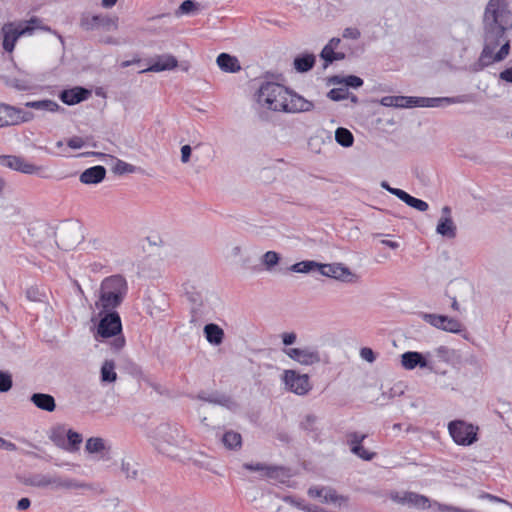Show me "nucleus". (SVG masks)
I'll list each match as a JSON object with an SVG mask.
<instances>
[{"label": "nucleus", "mask_w": 512, "mask_h": 512, "mask_svg": "<svg viewBox=\"0 0 512 512\" xmlns=\"http://www.w3.org/2000/svg\"><path fill=\"white\" fill-rule=\"evenodd\" d=\"M105 449V441L101 437H90L86 441L85 450L90 454L101 453Z\"/></svg>", "instance_id": "obj_40"}, {"label": "nucleus", "mask_w": 512, "mask_h": 512, "mask_svg": "<svg viewBox=\"0 0 512 512\" xmlns=\"http://www.w3.org/2000/svg\"><path fill=\"white\" fill-rule=\"evenodd\" d=\"M390 499L398 504L417 509L431 507L430 500L426 496L410 491L392 492Z\"/></svg>", "instance_id": "obj_12"}, {"label": "nucleus", "mask_w": 512, "mask_h": 512, "mask_svg": "<svg viewBox=\"0 0 512 512\" xmlns=\"http://www.w3.org/2000/svg\"><path fill=\"white\" fill-rule=\"evenodd\" d=\"M80 27L85 31L104 29L109 31L117 28V19L102 14L92 15L89 12L82 13L79 22Z\"/></svg>", "instance_id": "obj_10"}, {"label": "nucleus", "mask_w": 512, "mask_h": 512, "mask_svg": "<svg viewBox=\"0 0 512 512\" xmlns=\"http://www.w3.org/2000/svg\"><path fill=\"white\" fill-rule=\"evenodd\" d=\"M288 97V88L279 83L269 81L262 83L257 93L258 103L272 111L282 112Z\"/></svg>", "instance_id": "obj_5"}, {"label": "nucleus", "mask_w": 512, "mask_h": 512, "mask_svg": "<svg viewBox=\"0 0 512 512\" xmlns=\"http://www.w3.org/2000/svg\"><path fill=\"white\" fill-rule=\"evenodd\" d=\"M282 343L284 348H290L297 340V334L295 332H284L281 334Z\"/></svg>", "instance_id": "obj_57"}, {"label": "nucleus", "mask_w": 512, "mask_h": 512, "mask_svg": "<svg viewBox=\"0 0 512 512\" xmlns=\"http://www.w3.org/2000/svg\"><path fill=\"white\" fill-rule=\"evenodd\" d=\"M477 497L479 499H485V500H489L491 502H495V503H505V504H509L508 501L498 497V496H495L493 494H490V493H487V492H480Z\"/></svg>", "instance_id": "obj_59"}, {"label": "nucleus", "mask_w": 512, "mask_h": 512, "mask_svg": "<svg viewBox=\"0 0 512 512\" xmlns=\"http://www.w3.org/2000/svg\"><path fill=\"white\" fill-rule=\"evenodd\" d=\"M401 364L407 370H413L416 367L432 369L423 354L416 351L403 353L401 355Z\"/></svg>", "instance_id": "obj_20"}, {"label": "nucleus", "mask_w": 512, "mask_h": 512, "mask_svg": "<svg viewBox=\"0 0 512 512\" xmlns=\"http://www.w3.org/2000/svg\"><path fill=\"white\" fill-rule=\"evenodd\" d=\"M335 49H332L328 46H324L320 53V57L324 60V68H327L330 64L333 63V57H334Z\"/></svg>", "instance_id": "obj_54"}, {"label": "nucleus", "mask_w": 512, "mask_h": 512, "mask_svg": "<svg viewBox=\"0 0 512 512\" xmlns=\"http://www.w3.org/2000/svg\"><path fill=\"white\" fill-rule=\"evenodd\" d=\"M330 82H332L333 84L344 83L346 86L345 88H347V87L359 88L363 85V80L360 77L355 76V75H349L346 77H341V76L336 75L330 79Z\"/></svg>", "instance_id": "obj_37"}, {"label": "nucleus", "mask_w": 512, "mask_h": 512, "mask_svg": "<svg viewBox=\"0 0 512 512\" xmlns=\"http://www.w3.org/2000/svg\"><path fill=\"white\" fill-rule=\"evenodd\" d=\"M282 112L286 113H299L311 111L314 104L303 98L302 96L293 93L289 90V97L286 99Z\"/></svg>", "instance_id": "obj_16"}, {"label": "nucleus", "mask_w": 512, "mask_h": 512, "mask_svg": "<svg viewBox=\"0 0 512 512\" xmlns=\"http://www.w3.org/2000/svg\"><path fill=\"white\" fill-rule=\"evenodd\" d=\"M198 3L193 0H185L179 6V11L182 14H189L197 9Z\"/></svg>", "instance_id": "obj_56"}, {"label": "nucleus", "mask_w": 512, "mask_h": 512, "mask_svg": "<svg viewBox=\"0 0 512 512\" xmlns=\"http://www.w3.org/2000/svg\"><path fill=\"white\" fill-rule=\"evenodd\" d=\"M177 65L178 61L173 55L163 54L155 57L152 60L151 65L148 68L142 70L141 73L171 70L174 69Z\"/></svg>", "instance_id": "obj_19"}, {"label": "nucleus", "mask_w": 512, "mask_h": 512, "mask_svg": "<svg viewBox=\"0 0 512 512\" xmlns=\"http://www.w3.org/2000/svg\"><path fill=\"white\" fill-rule=\"evenodd\" d=\"M244 468L250 471H263L268 478H278L284 475V468L277 466H268L262 463H246Z\"/></svg>", "instance_id": "obj_26"}, {"label": "nucleus", "mask_w": 512, "mask_h": 512, "mask_svg": "<svg viewBox=\"0 0 512 512\" xmlns=\"http://www.w3.org/2000/svg\"><path fill=\"white\" fill-rule=\"evenodd\" d=\"M121 471L124 473V475H125V477L127 479H133L134 480L138 476L137 469L130 462L122 461Z\"/></svg>", "instance_id": "obj_53"}, {"label": "nucleus", "mask_w": 512, "mask_h": 512, "mask_svg": "<svg viewBox=\"0 0 512 512\" xmlns=\"http://www.w3.org/2000/svg\"><path fill=\"white\" fill-rule=\"evenodd\" d=\"M30 485L37 488L51 487L54 490H77L88 487L86 483L57 474H36L31 477Z\"/></svg>", "instance_id": "obj_6"}, {"label": "nucleus", "mask_w": 512, "mask_h": 512, "mask_svg": "<svg viewBox=\"0 0 512 512\" xmlns=\"http://www.w3.org/2000/svg\"><path fill=\"white\" fill-rule=\"evenodd\" d=\"M99 322L95 334V339H114L111 342V348L118 352L125 345V338L122 335V322L119 313L116 310L104 311L99 309Z\"/></svg>", "instance_id": "obj_4"}, {"label": "nucleus", "mask_w": 512, "mask_h": 512, "mask_svg": "<svg viewBox=\"0 0 512 512\" xmlns=\"http://www.w3.org/2000/svg\"><path fill=\"white\" fill-rule=\"evenodd\" d=\"M66 432L64 428L58 427L54 429L50 435V440L59 448L65 449L66 447Z\"/></svg>", "instance_id": "obj_42"}, {"label": "nucleus", "mask_w": 512, "mask_h": 512, "mask_svg": "<svg viewBox=\"0 0 512 512\" xmlns=\"http://www.w3.org/2000/svg\"><path fill=\"white\" fill-rule=\"evenodd\" d=\"M288 269L295 273L306 274V273H310L312 271H317L318 262L313 261V260L300 261V262H297V263L291 265Z\"/></svg>", "instance_id": "obj_38"}, {"label": "nucleus", "mask_w": 512, "mask_h": 512, "mask_svg": "<svg viewBox=\"0 0 512 512\" xmlns=\"http://www.w3.org/2000/svg\"><path fill=\"white\" fill-rule=\"evenodd\" d=\"M423 319L432 326L451 333H460L462 324L457 319L445 315L423 314Z\"/></svg>", "instance_id": "obj_13"}, {"label": "nucleus", "mask_w": 512, "mask_h": 512, "mask_svg": "<svg viewBox=\"0 0 512 512\" xmlns=\"http://www.w3.org/2000/svg\"><path fill=\"white\" fill-rule=\"evenodd\" d=\"M428 97L406 96L405 108L428 107Z\"/></svg>", "instance_id": "obj_47"}, {"label": "nucleus", "mask_w": 512, "mask_h": 512, "mask_svg": "<svg viewBox=\"0 0 512 512\" xmlns=\"http://www.w3.org/2000/svg\"><path fill=\"white\" fill-rule=\"evenodd\" d=\"M26 297L28 300L33 302H43L45 299V294L39 290L38 287H29L26 290Z\"/></svg>", "instance_id": "obj_50"}, {"label": "nucleus", "mask_w": 512, "mask_h": 512, "mask_svg": "<svg viewBox=\"0 0 512 512\" xmlns=\"http://www.w3.org/2000/svg\"><path fill=\"white\" fill-rule=\"evenodd\" d=\"M308 495L313 498H321L325 503H336L338 501H347V497L338 495L332 488L327 487H311L308 490Z\"/></svg>", "instance_id": "obj_21"}, {"label": "nucleus", "mask_w": 512, "mask_h": 512, "mask_svg": "<svg viewBox=\"0 0 512 512\" xmlns=\"http://www.w3.org/2000/svg\"><path fill=\"white\" fill-rule=\"evenodd\" d=\"M482 24L484 47L477 63L479 69L504 60L510 53L512 12L507 0H489Z\"/></svg>", "instance_id": "obj_1"}, {"label": "nucleus", "mask_w": 512, "mask_h": 512, "mask_svg": "<svg viewBox=\"0 0 512 512\" xmlns=\"http://www.w3.org/2000/svg\"><path fill=\"white\" fill-rule=\"evenodd\" d=\"M282 380L290 392L300 396L308 394L312 389L308 374H300L296 370H285Z\"/></svg>", "instance_id": "obj_9"}, {"label": "nucleus", "mask_w": 512, "mask_h": 512, "mask_svg": "<svg viewBox=\"0 0 512 512\" xmlns=\"http://www.w3.org/2000/svg\"><path fill=\"white\" fill-rule=\"evenodd\" d=\"M30 401L43 411L53 412L56 408L54 397L47 393H33L30 396Z\"/></svg>", "instance_id": "obj_23"}, {"label": "nucleus", "mask_w": 512, "mask_h": 512, "mask_svg": "<svg viewBox=\"0 0 512 512\" xmlns=\"http://www.w3.org/2000/svg\"><path fill=\"white\" fill-rule=\"evenodd\" d=\"M106 169L104 166L96 165L84 170L80 174V181L83 184H98L105 179Z\"/></svg>", "instance_id": "obj_22"}, {"label": "nucleus", "mask_w": 512, "mask_h": 512, "mask_svg": "<svg viewBox=\"0 0 512 512\" xmlns=\"http://www.w3.org/2000/svg\"><path fill=\"white\" fill-rule=\"evenodd\" d=\"M315 64V56L311 53L298 55L294 59V68L297 72L305 73L310 71Z\"/></svg>", "instance_id": "obj_30"}, {"label": "nucleus", "mask_w": 512, "mask_h": 512, "mask_svg": "<svg viewBox=\"0 0 512 512\" xmlns=\"http://www.w3.org/2000/svg\"><path fill=\"white\" fill-rule=\"evenodd\" d=\"M128 292L126 279L122 275L106 277L100 285L99 299L95 306L104 311L119 307Z\"/></svg>", "instance_id": "obj_3"}, {"label": "nucleus", "mask_w": 512, "mask_h": 512, "mask_svg": "<svg viewBox=\"0 0 512 512\" xmlns=\"http://www.w3.org/2000/svg\"><path fill=\"white\" fill-rule=\"evenodd\" d=\"M456 230V225L451 217V208L444 206L442 208V217L439 219L436 227V232L443 237L453 239L456 237Z\"/></svg>", "instance_id": "obj_18"}, {"label": "nucleus", "mask_w": 512, "mask_h": 512, "mask_svg": "<svg viewBox=\"0 0 512 512\" xmlns=\"http://www.w3.org/2000/svg\"><path fill=\"white\" fill-rule=\"evenodd\" d=\"M342 36L345 39L356 40V39L360 38L361 33H360L359 29H357V28L348 27V28L344 29Z\"/></svg>", "instance_id": "obj_58"}, {"label": "nucleus", "mask_w": 512, "mask_h": 512, "mask_svg": "<svg viewBox=\"0 0 512 512\" xmlns=\"http://www.w3.org/2000/svg\"><path fill=\"white\" fill-rule=\"evenodd\" d=\"M317 421V417L315 415L309 414L305 417V419L301 422L300 426L304 431L312 432L315 430V423Z\"/></svg>", "instance_id": "obj_55"}, {"label": "nucleus", "mask_w": 512, "mask_h": 512, "mask_svg": "<svg viewBox=\"0 0 512 512\" xmlns=\"http://www.w3.org/2000/svg\"><path fill=\"white\" fill-rule=\"evenodd\" d=\"M160 304H161L160 306H156L152 302V304L148 305V313L153 318H158L160 316V314L162 312L166 311V308L168 307V304H167L166 300L163 297H162V301L160 302Z\"/></svg>", "instance_id": "obj_52"}, {"label": "nucleus", "mask_w": 512, "mask_h": 512, "mask_svg": "<svg viewBox=\"0 0 512 512\" xmlns=\"http://www.w3.org/2000/svg\"><path fill=\"white\" fill-rule=\"evenodd\" d=\"M317 271L323 276L330 277L343 282H350L353 277V274L350 271V269L341 263H318Z\"/></svg>", "instance_id": "obj_15"}, {"label": "nucleus", "mask_w": 512, "mask_h": 512, "mask_svg": "<svg viewBox=\"0 0 512 512\" xmlns=\"http://www.w3.org/2000/svg\"><path fill=\"white\" fill-rule=\"evenodd\" d=\"M406 96H384L380 104L385 107L405 108Z\"/></svg>", "instance_id": "obj_41"}, {"label": "nucleus", "mask_w": 512, "mask_h": 512, "mask_svg": "<svg viewBox=\"0 0 512 512\" xmlns=\"http://www.w3.org/2000/svg\"><path fill=\"white\" fill-rule=\"evenodd\" d=\"M13 118L16 119V121H13V125H16L31 121L34 118V114L30 111L15 107V115H13Z\"/></svg>", "instance_id": "obj_46"}, {"label": "nucleus", "mask_w": 512, "mask_h": 512, "mask_svg": "<svg viewBox=\"0 0 512 512\" xmlns=\"http://www.w3.org/2000/svg\"><path fill=\"white\" fill-rule=\"evenodd\" d=\"M448 432L459 446H471L478 441L479 427L464 420H453L448 423Z\"/></svg>", "instance_id": "obj_7"}, {"label": "nucleus", "mask_w": 512, "mask_h": 512, "mask_svg": "<svg viewBox=\"0 0 512 512\" xmlns=\"http://www.w3.org/2000/svg\"><path fill=\"white\" fill-rule=\"evenodd\" d=\"M351 452L365 461H371L376 456L375 452L366 450L362 444L353 446Z\"/></svg>", "instance_id": "obj_45"}, {"label": "nucleus", "mask_w": 512, "mask_h": 512, "mask_svg": "<svg viewBox=\"0 0 512 512\" xmlns=\"http://www.w3.org/2000/svg\"><path fill=\"white\" fill-rule=\"evenodd\" d=\"M15 107L0 103V128L13 125Z\"/></svg>", "instance_id": "obj_35"}, {"label": "nucleus", "mask_w": 512, "mask_h": 512, "mask_svg": "<svg viewBox=\"0 0 512 512\" xmlns=\"http://www.w3.org/2000/svg\"><path fill=\"white\" fill-rule=\"evenodd\" d=\"M206 340L212 345H220L224 340L223 329L214 323H209L203 329Z\"/></svg>", "instance_id": "obj_25"}, {"label": "nucleus", "mask_w": 512, "mask_h": 512, "mask_svg": "<svg viewBox=\"0 0 512 512\" xmlns=\"http://www.w3.org/2000/svg\"><path fill=\"white\" fill-rule=\"evenodd\" d=\"M191 147L190 145H184L181 147V161L183 163H187L191 156Z\"/></svg>", "instance_id": "obj_63"}, {"label": "nucleus", "mask_w": 512, "mask_h": 512, "mask_svg": "<svg viewBox=\"0 0 512 512\" xmlns=\"http://www.w3.org/2000/svg\"><path fill=\"white\" fill-rule=\"evenodd\" d=\"M366 434H361L358 432H350L347 434V444L350 446V450L355 445H361L362 442L366 439Z\"/></svg>", "instance_id": "obj_51"}, {"label": "nucleus", "mask_w": 512, "mask_h": 512, "mask_svg": "<svg viewBox=\"0 0 512 512\" xmlns=\"http://www.w3.org/2000/svg\"><path fill=\"white\" fill-rule=\"evenodd\" d=\"M222 442L228 449H237L241 447L242 437L237 432L228 431L223 435Z\"/></svg>", "instance_id": "obj_39"}, {"label": "nucleus", "mask_w": 512, "mask_h": 512, "mask_svg": "<svg viewBox=\"0 0 512 512\" xmlns=\"http://www.w3.org/2000/svg\"><path fill=\"white\" fill-rule=\"evenodd\" d=\"M397 194H399V199L401 201H403L405 204H407L408 206H410L418 211L424 212L429 207L427 202H425L421 199L415 198L405 191L397 192Z\"/></svg>", "instance_id": "obj_33"}, {"label": "nucleus", "mask_w": 512, "mask_h": 512, "mask_svg": "<svg viewBox=\"0 0 512 512\" xmlns=\"http://www.w3.org/2000/svg\"><path fill=\"white\" fill-rule=\"evenodd\" d=\"M327 96L332 101H341L348 99L349 91L348 88H333L328 92Z\"/></svg>", "instance_id": "obj_48"}, {"label": "nucleus", "mask_w": 512, "mask_h": 512, "mask_svg": "<svg viewBox=\"0 0 512 512\" xmlns=\"http://www.w3.org/2000/svg\"><path fill=\"white\" fill-rule=\"evenodd\" d=\"M9 85L19 91H26L29 89V85L27 84V82L20 79L10 80Z\"/></svg>", "instance_id": "obj_62"}, {"label": "nucleus", "mask_w": 512, "mask_h": 512, "mask_svg": "<svg viewBox=\"0 0 512 512\" xmlns=\"http://www.w3.org/2000/svg\"><path fill=\"white\" fill-rule=\"evenodd\" d=\"M197 398L208 403L217 404L225 407H230L232 404H234L231 397L217 392L207 394L202 391L197 395Z\"/></svg>", "instance_id": "obj_28"}, {"label": "nucleus", "mask_w": 512, "mask_h": 512, "mask_svg": "<svg viewBox=\"0 0 512 512\" xmlns=\"http://www.w3.org/2000/svg\"><path fill=\"white\" fill-rule=\"evenodd\" d=\"M0 164L12 170L30 175L40 170V167L28 162L25 158L15 155L0 156Z\"/></svg>", "instance_id": "obj_14"}, {"label": "nucleus", "mask_w": 512, "mask_h": 512, "mask_svg": "<svg viewBox=\"0 0 512 512\" xmlns=\"http://www.w3.org/2000/svg\"><path fill=\"white\" fill-rule=\"evenodd\" d=\"M67 145L72 149H80L85 145V142L81 137L73 136L67 140Z\"/></svg>", "instance_id": "obj_61"}, {"label": "nucleus", "mask_w": 512, "mask_h": 512, "mask_svg": "<svg viewBox=\"0 0 512 512\" xmlns=\"http://www.w3.org/2000/svg\"><path fill=\"white\" fill-rule=\"evenodd\" d=\"M216 62L219 68L224 72L235 73L241 69L238 59L227 53L219 54Z\"/></svg>", "instance_id": "obj_24"}, {"label": "nucleus", "mask_w": 512, "mask_h": 512, "mask_svg": "<svg viewBox=\"0 0 512 512\" xmlns=\"http://www.w3.org/2000/svg\"><path fill=\"white\" fill-rule=\"evenodd\" d=\"M499 78L508 83H512V67L504 69L500 72Z\"/></svg>", "instance_id": "obj_64"}, {"label": "nucleus", "mask_w": 512, "mask_h": 512, "mask_svg": "<svg viewBox=\"0 0 512 512\" xmlns=\"http://www.w3.org/2000/svg\"><path fill=\"white\" fill-rule=\"evenodd\" d=\"M280 255L275 251H267L262 256V263L265 265L268 271L272 270L274 266L279 263Z\"/></svg>", "instance_id": "obj_43"}, {"label": "nucleus", "mask_w": 512, "mask_h": 512, "mask_svg": "<svg viewBox=\"0 0 512 512\" xmlns=\"http://www.w3.org/2000/svg\"><path fill=\"white\" fill-rule=\"evenodd\" d=\"M360 356L362 359L366 360L369 363H372L376 359V355L371 348L364 347L360 350Z\"/></svg>", "instance_id": "obj_60"}, {"label": "nucleus", "mask_w": 512, "mask_h": 512, "mask_svg": "<svg viewBox=\"0 0 512 512\" xmlns=\"http://www.w3.org/2000/svg\"><path fill=\"white\" fill-rule=\"evenodd\" d=\"M335 140L342 147H351L354 143V136L350 130L344 127H339L335 131Z\"/></svg>", "instance_id": "obj_34"}, {"label": "nucleus", "mask_w": 512, "mask_h": 512, "mask_svg": "<svg viewBox=\"0 0 512 512\" xmlns=\"http://www.w3.org/2000/svg\"><path fill=\"white\" fill-rule=\"evenodd\" d=\"M1 34L3 37V49L6 52L11 53L15 48L16 42L21 36L31 35V29L21 28L18 22H8L2 26Z\"/></svg>", "instance_id": "obj_11"}, {"label": "nucleus", "mask_w": 512, "mask_h": 512, "mask_svg": "<svg viewBox=\"0 0 512 512\" xmlns=\"http://www.w3.org/2000/svg\"><path fill=\"white\" fill-rule=\"evenodd\" d=\"M66 447L64 450L69 452H76L79 450L80 444L82 443V435L72 429L66 432Z\"/></svg>", "instance_id": "obj_36"}, {"label": "nucleus", "mask_w": 512, "mask_h": 512, "mask_svg": "<svg viewBox=\"0 0 512 512\" xmlns=\"http://www.w3.org/2000/svg\"><path fill=\"white\" fill-rule=\"evenodd\" d=\"M91 96V91L85 87L76 86L70 89H64L60 92V100L69 106L76 105L87 100Z\"/></svg>", "instance_id": "obj_17"}, {"label": "nucleus", "mask_w": 512, "mask_h": 512, "mask_svg": "<svg viewBox=\"0 0 512 512\" xmlns=\"http://www.w3.org/2000/svg\"><path fill=\"white\" fill-rule=\"evenodd\" d=\"M25 107L49 112L65 111L57 102L50 99L29 101L25 103Z\"/></svg>", "instance_id": "obj_27"}, {"label": "nucleus", "mask_w": 512, "mask_h": 512, "mask_svg": "<svg viewBox=\"0 0 512 512\" xmlns=\"http://www.w3.org/2000/svg\"><path fill=\"white\" fill-rule=\"evenodd\" d=\"M282 351L291 360L304 366H312L321 362H328V360H323L319 350L312 346L283 348Z\"/></svg>", "instance_id": "obj_8"}, {"label": "nucleus", "mask_w": 512, "mask_h": 512, "mask_svg": "<svg viewBox=\"0 0 512 512\" xmlns=\"http://www.w3.org/2000/svg\"><path fill=\"white\" fill-rule=\"evenodd\" d=\"M13 385L12 376L9 372L0 370V392H8Z\"/></svg>", "instance_id": "obj_49"}, {"label": "nucleus", "mask_w": 512, "mask_h": 512, "mask_svg": "<svg viewBox=\"0 0 512 512\" xmlns=\"http://www.w3.org/2000/svg\"><path fill=\"white\" fill-rule=\"evenodd\" d=\"M101 381L104 383H113L117 379L115 372V363L113 360H105L100 371Z\"/></svg>", "instance_id": "obj_32"}, {"label": "nucleus", "mask_w": 512, "mask_h": 512, "mask_svg": "<svg viewBox=\"0 0 512 512\" xmlns=\"http://www.w3.org/2000/svg\"><path fill=\"white\" fill-rule=\"evenodd\" d=\"M18 23L21 26V28H30L31 35L37 29L52 32V29L49 26L43 25L42 20L36 16L31 17L28 21H20ZM53 33L55 35H57V37L61 41V43H64V39L60 34H58L56 31H53Z\"/></svg>", "instance_id": "obj_31"}, {"label": "nucleus", "mask_w": 512, "mask_h": 512, "mask_svg": "<svg viewBox=\"0 0 512 512\" xmlns=\"http://www.w3.org/2000/svg\"><path fill=\"white\" fill-rule=\"evenodd\" d=\"M136 167L132 164H129L123 160L116 159V163L113 167V171L116 174L122 175L125 173H134L136 171Z\"/></svg>", "instance_id": "obj_44"}, {"label": "nucleus", "mask_w": 512, "mask_h": 512, "mask_svg": "<svg viewBox=\"0 0 512 512\" xmlns=\"http://www.w3.org/2000/svg\"><path fill=\"white\" fill-rule=\"evenodd\" d=\"M148 437L155 449L168 457H175L188 443L183 428L176 423H161L149 432Z\"/></svg>", "instance_id": "obj_2"}, {"label": "nucleus", "mask_w": 512, "mask_h": 512, "mask_svg": "<svg viewBox=\"0 0 512 512\" xmlns=\"http://www.w3.org/2000/svg\"><path fill=\"white\" fill-rule=\"evenodd\" d=\"M468 95H459L455 97H428V107H441L444 105L466 103Z\"/></svg>", "instance_id": "obj_29"}]
</instances>
